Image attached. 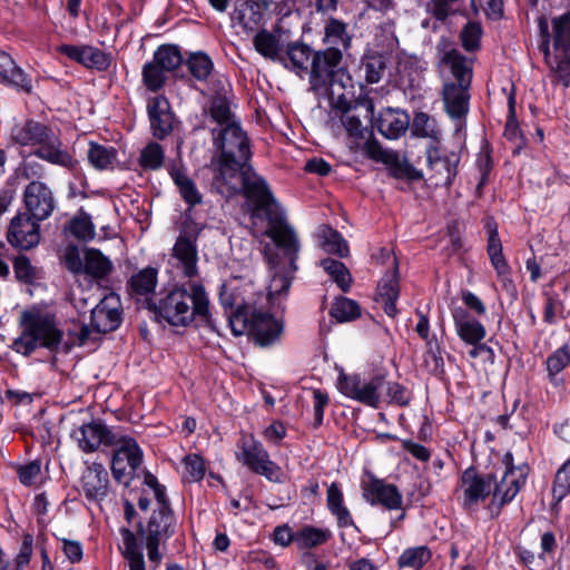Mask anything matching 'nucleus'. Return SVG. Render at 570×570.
I'll return each instance as SVG.
<instances>
[{"instance_id":"nucleus-58","label":"nucleus","mask_w":570,"mask_h":570,"mask_svg":"<svg viewBox=\"0 0 570 570\" xmlns=\"http://www.w3.org/2000/svg\"><path fill=\"white\" fill-rule=\"evenodd\" d=\"M570 492V459L558 470L553 483V498L561 501Z\"/></svg>"},{"instance_id":"nucleus-19","label":"nucleus","mask_w":570,"mask_h":570,"mask_svg":"<svg viewBox=\"0 0 570 570\" xmlns=\"http://www.w3.org/2000/svg\"><path fill=\"white\" fill-rule=\"evenodd\" d=\"M109 491V479L105 466L100 463L88 465L80 478V493L89 503L100 507Z\"/></svg>"},{"instance_id":"nucleus-44","label":"nucleus","mask_w":570,"mask_h":570,"mask_svg":"<svg viewBox=\"0 0 570 570\" xmlns=\"http://www.w3.org/2000/svg\"><path fill=\"white\" fill-rule=\"evenodd\" d=\"M318 235L321 238V246L324 250L336 254L341 257L348 255V245L342 235L330 226L323 225Z\"/></svg>"},{"instance_id":"nucleus-33","label":"nucleus","mask_w":570,"mask_h":570,"mask_svg":"<svg viewBox=\"0 0 570 570\" xmlns=\"http://www.w3.org/2000/svg\"><path fill=\"white\" fill-rule=\"evenodd\" d=\"M253 46L255 50L264 58L272 61H283L281 57V39L267 29H261L253 35Z\"/></svg>"},{"instance_id":"nucleus-34","label":"nucleus","mask_w":570,"mask_h":570,"mask_svg":"<svg viewBox=\"0 0 570 570\" xmlns=\"http://www.w3.org/2000/svg\"><path fill=\"white\" fill-rule=\"evenodd\" d=\"M243 287H220L219 299L225 308H230L233 312L229 315H236L238 312L249 313L253 305L258 301V297L253 299L242 292Z\"/></svg>"},{"instance_id":"nucleus-13","label":"nucleus","mask_w":570,"mask_h":570,"mask_svg":"<svg viewBox=\"0 0 570 570\" xmlns=\"http://www.w3.org/2000/svg\"><path fill=\"white\" fill-rule=\"evenodd\" d=\"M32 154L56 166L72 169L78 165V161L70 154L68 148L63 145L59 135L48 127L43 135L32 146Z\"/></svg>"},{"instance_id":"nucleus-39","label":"nucleus","mask_w":570,"mask_h":570,"mask_svg":"<svg viewBox=\"0 0 570 570\" xmlns=\"http://www.w3.org/2000/svg\"><path fill=\"white\" fill-rule=\"evenodd\" d=\"M169 174L175 185L178 187L181 198L189 207H194L202 203V194L197 189L195 183L186 175L184 170L171 167Z\"/></svg>"},{"instance_id":"nucleus-41","label":"nucleus","mask_w":570,"mask_h":570,"mask_svg":"<svg viewBox=\"0 0 570 570\" xmlns=\"http://www.w3.org/2000/svg\"><path fill=\"white\" fill-rule=\"evenodd\" d=\"M553 48L556 52H570V11L557 17L552 21Z\"/></svg>"},{"instance_id":"nucleus-56","label":"nucleus","mask_w":570,"mask_h":570,"mask_svg":"<svg viewBox=\"0 0 570 570\" xmlns=\"http://www.w3.org/2000/svg\"><path fill=\"white\" fill-rule=\"evenodd\" d=\"M430 559V551L424 547L411 548L405 550L399 558L401 567L420 569Z\"/></svg>"},{"instance_id":"nucleus-48","label":"nucleus","mask_w":570,"mask_h":570,"mask_svg":"<svg viewBox=\"0 0 570 570\" xmlns=\"http://www.w3.org/2000/svg\"><path fill=\"white\" fill-rule=\"evenodd\" d=\"M88 160L96 169H107L116 160L117 151L112 147H106L91 141L88 149Z\"/></svg>"},{"instance_id":"nucleus-17","label":"nucleus","mask_w":570,"mask_h":570,"mask_svg":"<svg viewBox=\"0 0 570 570\" xmlns=\"http://www.w3.org/2000/svg\"><path fill=\"white\" fill-rule=\"evenodd\" d=\"M363 498L372 505L380 504L387 510L402 508V495L395 485L373 475L362 481Z\"/></svg>"},{"instance_id":"nucleus-29","label":"nucleus","mask_w":570,"mask_h":570,"mask_svg":"<svg viewBox=\"0 0 570 570\" xmlns=\"http://www.w3.org/2000/svg\"><path fill=\"white\" fill-rule=\"evenodd\" d=\"M234 19L246 35H254L262 29L264 11L257 2L244 1L236 9Z\"/></svg>"},{"instance_id":"nucleus-60","label":"nucleus","mask_w":570,"mask_h":570,"mask_svg":"<svg viewBox=\"0 0 570 570\" xmlns=\"http://www.w3.org/2000/svg\"><path fill=\"white\" fill-rule=\"evenodd\" d=\"M383 399L382 402H393L399 405H404L409 402L406 391L402 385L396 382H387L383 376Z\"/></svg>"},{"instance_id":"nucleus-32","label":"nucleus","mask_w":570,"mask_h":570,"mask_svg":"<svg viewBox=\"0 0 570 570\" xmlns=\"http://www.w3.org/2000/svg\"><path fill=\"white\" fill-rule=\"evenodd\" d=\"M230 98L232 91L229 86H223L212 98L209 115L220 128L226 127L227 124L236 122L233 120Z\"/></svg>"},{"instance_id":"nucleus-5","label":"nucleus","mask_w":570,"mask_h":570,"mask_svg":"<svg viewBox=\"0 0 570 570\" xmlns=\"http://www.w3.org/2000/svg\"><path fill=\"white\" fill-rule=\"evenodd\" d=\"M440 66L448 68L454 78V81H445L442 87L444 110L451 119L461 121L469 112L472 61L452 48L442 52Z\"/></svg>"},{"instance_id":"nucleus-27","label":"nucleus","mask_w":570,"mask_h":570,"mask_svg":"<svg viewBox=\"0 0 570 570\" xmlns=\"http://www.w3.org/2000/svg\"><path fill=\"white\" fill-rule=\"evenodd\" d=\"M410 125L409 115L393 108H385L375 118L377 130L389 139H397L403 136Z\"/></svg>"},{"instance_id":"nucleus-2","label":"nucleus","mask_w":570,"mask_h":570,"mask_svg":"<svg viewBox=\"0 0 570 570\" xmlns=\"http://www.w3.org/2000/svg\"><path fill=\"white\" fill-rule=\"evenodd\" d=\"M145 492H150L157 504L147 524L140 528L141 538L147 547L148 561L144 558L135 533L121 528L119 550L125 559V570H156L161 561L158 546L161 541L167 540L176 529V519L169 508L165 487L151 473L145 475Z\"/></svg>"},{"instance_id":"nucleus-40","label":"nucleus","mask_w":570,"mask_h":570,"mask_svg":"<svg viewBox=\"0 0 570 570\" xmlns=\"http://www.w3.org/2000/svg\"><path fill=\"white\" fill-rule=\"evenodd\" d=\"M487 229L489 233L488 253L497 273L502 276L508 272V264L502 253V244L499 237L497 224L489 220L487 223Z\"/></svg>"},{"instance_id":"nucleus-20","label":"nucleus","mask_w":570,"mask_h":570,"mask_svg":"<svg viewBox=\"0 0 570 570\" xmlns=\"http://www.w3.org/2000/svg\"><path fill=\"white\" fill-rule=\"evenodd\" d=\"M491 479L480 476L475 470L468 469L463 472L459 492L464 508L472 509L484 501L492 492Z\"/></svg>"},{"instance_id":"nucleus-22","label":"nucleus","mask_w":570,"mask_h":570,"mask_svg":"<svg viewBox=\"0 0 570 570\" xmlns=\"http://www.w3.org/2000/svg\"><path fill=\"white\" fill-rule=\"evenodd\" d=\"M173 256L177 259V266L185 277L190 282L199 281L196 238L186 234L179 235L173 247Z\"/></svg>"},{"instance_id":"nucleus-10","label":"nucleus","mask_w":570,"mask_h":570,"mask_svg":"<svg viewBox=\"0 0 570 570\" xmlns=\"http://www.w3.org/2000/svg\"><path fill=\"white\" fill-rule=\"evenodd\" d=\"M111 446L115 448L111 460L112 475L116 481L127 485L142 462V451L132 438L120 432L111 439Z\"/></svg>"},{"instance_id":"nucleus-45","label":"nucleus","mask_w":570,"mask_h":570,"mask_svg":"<svg viewBox=\"0 0 570 570\" xmlns=\"http://www.w3.org/2000/svg\"><path fill=\"white\" fill-rule=\"evenodd\" d=\"M153 61L169 73L181 65L183 56L177 46L161 45L154 52Z\"/></svg>"},{"instance_id":"nucleus-55","label":"nucleus","mask_w":570,"mask_h":570,"mask_svg":"<svg viewBox=\"0 0 570 570\" xmlns=\"http://www.w3.org/2000/svg\"><path fill=\"white\" fill-rule=\"evenodd\" d=\"M69 230L78 239L90 240L95 237V227L88 215L73 217L69 224Z\"/></svg>"},{"instance_id":"nucleus-62","label":"nucleus","mask_w":570,"mask_h":570,"mask_svg":"<svg viewBox=\"0 0 570 570\" xmlns=\"http://www.w3.org/2000/svg\"><path fill=\"white\" fill-rule=\"evenodd\" d=\"M365 79L368 83H376L381 80L385 63L381 57H371L364 63Z\"/></svg>"},{"instance_id":"nucleus-63","label":"nucleus","mask_w":570,"mask_h":570,"mask_svg":"<svg viewBox=\"0 0 570 570\" xmlns=\"http://www.w3.org/2000/svg\"><path fill=\"white\" fill-rule=\"evenodd\" d=\"M41 474V465L38 461H32L21 465L18 469L19 480L23 485L30 487L38 483Z\"/></svg>"},{"instance_id":"nucleus-30","label":"nucleus","mask_w":570,"mask_h":570,"mask_svg":"<svg viewBox=\"0 0 570 570\" xmlns=\"http://www.w3.org/2000/svg\"><path fill=\"white\" fill-rule=\"evenodd\" d=\"M323 41L327 48H338L341 51L347 50L352 42L347 23L337 18H328L324 26Z\"/></svg>"},{"instance_id":"nucleus-15","label":"nucleus","mask_w":570,"mask_h":570,"mask_svg":"<svg viewBox=\"0 0 570 570\" xmlns=\"http://www.w3.org/2000/svg\"><path fill=\"white\" fill-rule=\"evenodd\" d=\"M503 463L505 464V471L501 480L492 490L493 502L498 504H504L512 501L524 484L528 474L527 465H513V458L511 453H507L504 455Z\"/></svg>"},{"instance_id":"nucleus-42","label":"nucleus","mask_w":570,"mask_h":570,"mask_svg":"<svg viewBox=\"0 0 570 570\" xmlns=\"http://www.w3.org/2000/svg\"><path fill=\"white\" fill-rule=\"evenodd\" d=\"M49 126L36 120H27L12 131V138L21 146L32 147Z\"/></svg>"},{"instance_id":"nucleus-3","label":"nucleus","mask_w":570,"mask_h":570,"mask_svg":"<svg viewBox=\"0 0 570 570\" xmlns=\"http://www.w3.org/2000/svg\"><path fill=\"white\" fill-rule=\"evenodd\" d=\"M132 287L139 304L171 326H188L193 321L216 331L204 287Z\"/></svg>"},{"instance_id":"nucleus-59","label":"nucleus","mask_w":570,"mask_h":570,"mask_svg":"<svg viewBox=\"0 0 570 570\" xmlns=\"http://www.w3.org/2000/svg\"><path fill=\"white\" fill-rule=\"evenodd\" d=\"M482 28L479 22H468L461 32L462 46L466 51H473L480 47Z\"/></svg>"},{"instance_id":"nucleus-25","label":"nucleus","mask_w":570,"mask_h":570,"mask_svg":"<svg viewBox=\"0 0 570 570\" xmlns=\"http://www.w3.org/2000/svg\"><path fill=\"white\" fill-rule=\"evenodd\" d=\"M118 433V431H111L100 423L91 422L75 431V439L83 452H94L100 444L111 445V439Z\"/></svg>"},{"instance_id":"nucleus-12","label":"nucleus","mask_w":570,"mask_h":570,"mask_svg":"<svg viewBox=\"0 0 570 570\" xmlns=\"http://www.w3.org/2000/svg\"><path fill=\"white\" fill-rule=\"evenodd\" d=\"M428 168L436 178V185L450 187L458 174L460 155L453 150H446L441 141L428 145L426 150Z\"/></svg>"},{"instance_id":"nucleus-18","label":"nucleus","mask_w":570,"mask_h":570,"mask_svg":"<svg viewBox=\"0 0 570 570\" xmlns=\"http://www.w3.org/2000/svg\"><path fill=\"white\" fill-rule=\"evenodd\" d=\"M121 313L119 295L109 293L91 309V324L100 333L115 331L120 325Z\"/></svg>"},{"instance_id":"nucleus-64","label":"nucleus","mask_w":570,"mask_h":570,"mask_svg":"<svg viewBox=\"0 0 570 570\" xmlns=\"http://www.w3.org/2000/svg\"><path fill=\"white\" fill-rule=\"evenodd\" d=\"M383 292H380L377 302L382 304L384 312L394 317L397 314L396 298L399 292L396 287H382Z\"/></svg>"},{"instance_id":"nucleus-35","label":"nucleus","mask_w":570,"mask_h":570,"mask_svg":"<svg viewBox=\"0 0 570 570\" xmlns=\"http://www.w3.org/2000/svg\"><path fill=\"white\" fill-rule=\"evenodd\" d=\"M351 149L361 150L363 154L377 163L391 165L397 159V155L391 150L384 149L374 138L373 132L366 136L362 141H355Z\"/></svg>"},{"instance_id":"nucleus-36","label":"nucleus","mask_w":570,"mask_h":570,"mask_svg":"<svg viewBox=\"0 0 570 570\" xmlns=\"http://www.w3.org/2000/svg\"><path fill=\"white\" fill-rule=\"evenodd\" d=\"M376 266L381 267L383 274L380 285H394L400 282L397 274V259L391 248H379L372 255Z\"/></svg>"},{"instance_id":"nucleus-26","label":"nucleus","mask_w":570,"mask_h":570,"mask_svg":"<svg viewBox=\"0 0 570 570\" xmlns=\"http://www.w3.org/2000/svg\"><path fill=\"white\" fill-rule=\"evenodd\" d=\"M452 317L456 334L466 344L476 345L485 337V327L463 307L453 308Z\"/></svg>"},{"instance_id":"nucleus-47","label":"nucleus","mask_w":570,"mask_h":570,"mask_svg":"<svg viewBox=\"0 0 570 570\" xmlns=\"http://www.w3.org/2000/svg\"><path fill=\"white\" fill-rule=\"evenodd\" d=\"M167 72L156 62L148 61L142 66L141 80L147 90L158 92L163 89L167 80Z\"/></svg>"},{"instance_id":"nucleus-49","label":"nucleus","mask_w":570,"mask_h":570,"mask_svg":"<svg viewBox=\"0 0 570 570\" xmlns=\"http://www.w3.org/2000/svg\"><path fill=\"white\" fill-rule=\"evenodd\" d=\"M187 68L195 79L205 81L213 72L214 63L208 55L196 52L187 59Z\"/></svg>"},{"instance_id":"nucleus-24","label":"nucleus","mask_w":570,"mask_h":570,"mask_svg":"<svg viewBox=\"0 0 570 570\" xmlns=\"http://www.w3.org/2000/svg\"><path fill=\"white\" fill-rule=\"evenodd\" d=\"M538 28L541 37V42L539 45L540 51L543 53L546 61L549 66L554 70L559 79L563 82L564 86L570 85V56L569 53L557 52L554 60L556 66L552 63L550 58V32H549V21L547 17L540 16L538 18Z\"/></svg>"},{"instance_id":"nucleus-38","label":"nucleus","mask_w":570,"mask_h":570,"mask_svg":"<svg viewBox=\"0 0 570 570\" xmlns=\"http://www.w3.org/2000/svg\"><path fill=\"white\" fill-rule=\"evenodd\" d=\"M412 134L416 137L429 138V145L441 141V129L436 119L426 112L419 111L414 114Z\"/></svg>"},{"instance_id":"nucleus-53","label":"nucleus","mask_w":570,"mask_h":570,"mask_svg":"<svg viewBox=\"0 0 570 570\" xmlns=\"http://www.w3.org/2000/svg\"><path fill=\"white\" fill-rule=\"evenodd\" d=\"M321 266L336 285H351L353 282L348 268L340 261L325 258L321 261Z\"/></svg>"},{"instance_id":"nucleus-28","label":"nucleus","mask_w":570,"mask_h":570,"mask_svg":"<svg viewBox=\"0 0 570 570\" xmlns=\"http://www.w3.org/2000/svg\"><path fill=\"white\" fill-rule=\"evenodd\" d=\"M0 83L13 86L22 91L30 92L31 80L28 75L16 65L14 60L0 50Z\"/></svg>"},{"instance_id":"nucleus-51","label":"nucleus","mask_w":570,"mask_h":570,"mask_svg":"<svg viewBox=\"0 0 570 570\" xmlns=\"http://www.w3.org/2000/svg\"><path fill=\"white\" fill-rule=\"evenodd\" d=\"M165 153L157 142H149L139 155V166L145 170H158L163 167Z\"/></svg>"},{"instance_id":"nucleus-46","label":"nucleus","mask_w":570,"mask_h":570,"mask_svg":"<svg viewBox=\"0 0 570 570\" xmlns=\"http://www.w3.org/2000/svg\"><path fill=\"white\" fill-rule=\"evenodd\" d=\"M330 538V530L306 525L295 533V543L299 549H309L325 543Z\"/></svg>"},{"instance_id":"nucleus-37","label":"nucleus","mask_w":570,"mask_h":570,"mask_svg":"<svg viewBox=\"0 0 570 570\" xmlns=\"http://www.w3.org/2000/svg\"><path fill=\"white\" fill-rule=\"evenodd\" d=\"M327 508L336 518L341 528H347L354 524L348 509L344 505L343 492L337 483L333 482L327 489Z\"/></svg>"},{"instance_id":"nucleus-9","label":"nucleus","mask_w":570,"mask_h":570,"mask_svg":"<svg viewBox=\"0 0 570 570\" xmlns=\"http://www.w3.org/2000/svg\"><path fill=\"white\" fill-rule=\"evenodd\" d=\"M237 460L250 471L264 475L269 481H279L282 470L269 459L263 444L252 434L243 435L238 441Z\"/></svg>"},{"instance_id":"nucleus-14","label":"nucleus","mask_w":570,"mask_h":570,"mask_svg":"<svg viewBox=\"0 0 570 570\" xmlns=\"http://www.w3.org/2000/svg\"><path fill=\"white\" fill-rule=\"evenodd\" d=\"M26 214L37 220H45L56 209V198L51 188L43 181L31 180L23 189Z\"/></svg>"},{"instance_id":"nucleus-11","label":"nucleus","mask_w":570,"mask_h":570,"mask_svg":"<svg viewBox=\"0 0 570 570\" xmlns=\"http://www.w3.org/2000/svg\"><path fill=\"white\" fill-rule=\"evenodd\" d=\"M383 387L382 375L365 379L360 375L341 374L337 381V389L342 394L373 407H377L382 402Z\"/></svg>"},{"instance_id":"nucleus-57","label":"nucleus","mask_w":570,"mask_h":570,"mask_svg":"<svg viewBox=\"0 0 570 570\" xmlns=\"http://www.w3.org/2000/svg\"><path fill=\"white\" fill-rule=\"evenodd\" d=\"M341 122L348 136L354 139V142L362 141L364 138H366L367 135L372 132V130L362 125L357 116L352 115L348 111L342 115Z\"/></svg>"},{"instance_id":"nucleus-52","label":"nucleus","mask_w":570,"mask_h":570,"mask_svg":"<svg viewBox=\"0 0 570 570\" xmlns=\"http://www.w3.org/2000/svg\"><path fill=\"white\" fill-rule=\"evenodd\" d=\"M181 464V478L186 482H198L206 473L205 462L198 454L193 453L186 455L183 459Z\"/></svg>"},{"instance_id":"nucleus-16","label":"nucleus","mask_w":570,"mask_h":570,"mask_svg":"<svg viewBox=\"0 0 570 570\" xmlns=\"http://www.w3.org/2000/svg\"><path fill=\"white\" fill-rule=\"evenodd\" d=\"M39 220L26 213H18L10 222L7 239L10 245L20 249H30L40 240Z\"/></svg>"},{"instance_id":"nucleus-21","label":"nucleus","mask_w":570,"mask_h":570,"mask_svg":"<svg viewBox=\"0 0 570 570\" xmlns=\"http://www.w3.org/2000/svg\"><path fill=\"white\" fill-rule=\"evenodd\" d=\"M57 52L86 68L107 70L111 62L109 55L89 45H60L57 47Z\"/></svg>"},{"instance_id":"nucleus-61","label":"nucleus","mask_w":570,"mask_h":570,"mask_svg":"<svg viewBox=\"0 0 570 570\" xmlns=\"http://www.w3.org/2000/svg\"><path fill=\"white\" fill-rule=\"evenodd\" d=\"M509 105V116L507 119L504 136L507 139L511 141H517L518 139H522L521 131L519 129L518 122L515 120V98L514 94H510L508 99Z\"/></svg>"},{"instance_id":"nucleus-8","label":"nucleus","mask_w":570,"mask_h":570,"mask_svg":"<svg viewBox=\"0 0 570 570\" xmlns=\"http://www.w3.org/2000/svg\"><path fill=\"white\" fill-rule=\"evenodd\" d=\"M343 55L338 48H326L313 55L309 71L311 90L323 95L343 76L341 68Z\"/></svg>"},{"instance_id":"nucleus-50","label":"nucleus","mask_w":570,"mask_h":570,"mask_svg":"<svg viewBox=\"0 0 570 570\" xmlns=\"http://www.w3.org/2000/svg\"><path fill=\"white\" fill-rule=\"evenodd\" d=\"M331 315L338 322H351L361 315L358 304L346 297H337L332 305Z\"/></svg>"},{"instance_id":"nucleus-1","label":"nucleus","mask_w":570,"mask_h":570,"mask_svg":"<svg viewBox=\"0 0 570 570\" xmlns=\"http://www.w3.org/2000/svg\"><path fill=\"white\" fill-rule=\"evenodd\" d=\"M215 140L220 148L218 170L214 178V187L226 197L244 189L250 205V217L254 225L258 219H265L267 227L261 236L269 237L277 247L282 248L294 261L299 250V243L293 228L286 223L279 204L274 198L266 180L252 171L247 166L250 158L249 142L239 124H227L219 130H213Z\"/></svg>"},{"instance_id":"nucleus-7","label":"nucleus","mask_w":570,"mask_h":570,"mask_svg":"<svg viewBox=\"0 0 570 570\" xmlns=\"http://www.w3.org/2000/svg\"><path fill=\"white\" fill-rule=\"evenodd\" d=\"M61 259L70 272L85 274L95 281L106 279L114 269L112 262L96 248L80 253L76 245L70 244L63 248Z\"/></svg>"},{"instance_id":"nucleus-54","label":"nucleus","mask_w":570,"mask_h":570,"mask_svg":"<svg viewBox=\"0 0 570 570\" xmlns=\"http://www.w3.org/2000/svg\"><path fill=\"white\" fill-rule=\"evenodd\" d=\"M16 277L19 282L32 285V283L40 278V271L31 265L26 256H19L14 259L13 264Z\"/></svg>"},{"instance_id":"nucleus-31","label":"nucleus","mask_w":570,"mask_h":570,"mask_svg":"<svg viewBox=\"0 0 570 570\" xmlns=\"http://www.w3.org/2000/svg\"><path fill=\"white\" fill-rule=\"evenodd\" d=\"M546 370L548 380L553 386H561L564 380L560 375L561 372L570 364V346L563 344L559 348L550 353L546 360Z\"/></svg>"},{"instance_id":"nucleus-23","label":"nucleus","mask_w":570,"mask_h":570,"mask_svg":"<svg viewBox=\"0 0 570 570\" xmlns=\"http://www.w3.org/2000/svg\"><path fill=\"white\" fill-rule=\"evenodd\" d=\"M147 112L153 135L164 139L173 130L174 115L165 96H156L148 100Z\"/></svg>"},{"instance_id":"nucleus-4","label":"nucleus","mask_w":570,"mask_h":570,"mask_svg":"<svg viewBox=\"0 0 570 570\" xmlns=\"http://www.w3.org/2000/svg\"><path fill=\"white\" fill-rule=\"evenodd\" d=\"M288 296V287H278L266 294H261L249 313L238 312L228 315V324L235 336L250 334L263 346L275 342L282 331V323L273 314L283 308Z\"/></svg>"},{"instance_id":"nucleus-6","label":"nucleus","mask_w":570,"mask_h":570,"mask_svg":"<svg viewBox=\"0 0 570 570\" xmlns=\"http://www.w3.org/2000/svg\"><path fill=\"white\" fill-rule=\"evenodd\" d=\"M22 332L14 340L16 352L29 355L38 347L56 350L61 340L62 332L58 328L55 315L47 308L32 306L21 315Z\"/></svg>"},{"instance_id":"nucleus-43","label":"nucleus","mask_w":570,"mask_h":570,"mask_svg":"<svg viewBox=\"0 0 570 570\" xmlns=\"http://www.w3.org/2000/svg\"><path fill=\"white\" fill-rule=\"evenodd\" d=\"M312 48L307 45L293 42L287 46L286 56L289 60L291 66L285 65L287 68H291L296 73L306 72L308 69L309 60L313 58Z\"/></svg>"}]
</instances>
